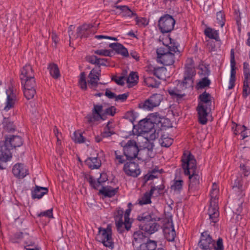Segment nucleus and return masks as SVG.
Segmentation results:
<instances>
[{"mask_svg":"<svg viewBox=\"0 0 250 250\" xmlns=\"http://www.w3.org/2000/svg\"><path fill=\"white\" fill-rule=\"evenodd\" d=\"M21 84L23 86V93L27 100L32 99L36 92L34 73L31 65L26 64L21 69L20 75Z\"/></svg>","mask_w":250,"mask_h":250,"instance_id":"obj_1","label":"nucleus"},{"mask_svg":"<svg viewBox=\"0 0 250 250\" xmlns=\"http://www.w3.org/2000/svg\"><path fill=\"white\" fill-rule=\"evenodd\" d=\"M182 162L185 174L189 176V186L198 185L200 177L197 171L196 161L194 156L189 151H185L182 156Z\"/></svg>","mask_w":250,"mask_h":250,"instance_id":"obj_2","label":"nucleus"},{"mask_svg":"<svg viewBox=\"0 0 250 250\" xmlns=\"http://www.w3.org/2000/svg\"><path fill=\"white\" fill-rule=\"evenodd\" d=\"M161 123L159 115L156 113L152 114L149 119L143 120L138 125V131L139 134L146 133V138L149 140H154L159 136V133L154 128V124Z\"/></svg>","mask_w":250,"mask_h":250,"instance_id":"obj_3","label":"nucleus"},{"mask_svg":"<svg viewBox=\"0 0 250 250\" xmlns=\"http://www.w3.org/2000/svg\"><path fill=\"white\" fill-rule=\"evenodd\" d=\"M178 46L171 42L169 45L160 47L157 49L158 61L165 65H170L175 62V55H179Z\"/></svg>","mask_w":250,"mask_h":250,"instance_id":"obj_4","label":"nucleus"},{"mask_svg":"<svg viewBox=\"0 0 250 250\" xmlns=\"http://www.w3.org/2000/svg\"><path fill=\"white\" fill-rule=\"evenodd\" d=\"M219 188L217 184H213L210 192V205L208 209V214L211 222L216 223L218 221L219 212L218 207V196Z\"/></svg>","mask_w":250,"mask_h":250,"instance_id":"obj_5","label":"nucleus"},{"mask_svg":"<svg viewBox=\"0 0 250 250\" xmlns=\"http://www.w3.org/2000/svg\"><path fill=\"white\" fill-rule=\"evenodd\" d=\"M196 75L195 68L194 62L192 59L188 58L186 61L185 70L184 76V81L178 86H182L184 89L188 87L192 86L193 84V77Z\"/></svg>","mask_w":250,"mask_h":250,"instance_id":"obj_6","label":"nucleus"},{"mask_svg":"<svg viewBox=\"0 0 250 250\" xmlns=\"http://www.w3.org/2000/svg\"><path fill=\"white\" fill-rule=\"evenodd\" d=\"M138 218L142 222L140 225L142 230H144L149 234H152L158 230L160 226L155 221L159 220V218L153 217L150 214L138 216Z\"/></svg>","mask_w":250,"mask_h":250,"instance_id":"obj_7","label":"nucleus"},{"mask_svg":"<svg viewBox=\"0 0 250 250\" xmlns=\"http://www.w3.org/2000/svg\"><path fill=\"white\" fill-rule=\"evenodd\" d=\"M121 145L123 147L124 154L126 159L132 160L136 158L139 150L135 140H129L127 142L122 141Z\"/></svg>","mask_w":250,"mask_h":250,"instance_id":"obj_8","label":"nucleus"},{"mask_svg":"<svg viewBox=\"0 0 250 250\" xmlns=\"http://www.w3.org/2000/svg\"><path fill=\"white\" fill-rule=\"evenodd\" d=\"M111 235L112 232L110 228L108 227L106 229L100 228L97 239L99 242H102L104 246L113 248L114 244L112 241Z\"/></svg>","mask_w":250,"mask_h":250,"instance_id":"obj_9","label":"nucleus"},{"mask_svg":"<svg viewBox=\"0 0 250 250\" xmlns=\"http://www.w3.org/2000/svg\"><path fill=\"white\" fill-rule=\"evenodd\" d=\"M175 23V21L173 17L167 14L160 18L158 25L162 33H168L173 29Z\"/></svg>","mask_w":250,"mask_h":250,"instance_id":"obj_10","label":"nucleus"},{"mask_svg":"<svg viewBox=\"0 0 250 250\" xmlns=\"http://www.w3.org/2000/svg\"><path fill=\"white\" fill-rule=\"evenodd\" d=\"M198 247L203 250H211L214 247V241L207 231L201 233Z\"/></svg>","mask_w":250,"mask_h":250,"instance_id":"obj_11","label":"nucleus"},{"mask_svg":"<svg viewBox=\"0 0 250 250\" xmlns=\"http://www.w3.org/2000/svg\"><path fill=\"white\" fill-rule=\"evenodd\" d=\"M101 69L99 66H95L90 72L88 76L87 83L91 88L95 89L99 84L100 77L101 76Z\"/></svg>","mask_w":250,"mask_h":250,"instance_id":"obj_12","label":"nucleus"},{"mask_svg":"<svg viewBox=\"0 0 250 250\" xmlns=\"http://www.w3.org/2000/svg\"><path fill=\"white\" fill-rule=\"evenodd\" d=\"M123 169L126 175L133 177H137L141 172L138 165L131 161L125 164Z\"/></svg>","mask_w":250,"mask_h":250,"instance_id":"obj_13","label":"nucleus"},{"mask_svg":"<svg viewBox=\"0 0 250 250\" xmlns=\"http://www.w3.org/2000/svg\"><path fill=\"white\" fill-rule=\"evenodd\" d=\"M210 71L208 69L204 66L201 68L199 74L203 75L204 77L202 78L201 80L197 83L196 88L202 89L208 86L210 84V81L208 79V76L209 75Z\"/></svg>","mask_w":250,"mask_h":250,"instance_id":"obj_14","label":"nucleus"},{"mask_svg":"<svg viewBox=\"0 0 250 250\" xmlns=\"http://www.w3.org/2000/svg\"><path fill=\"white\" fill-rule=\"evenodd\" d=\"M103 108V107L102 105L94 104L93 108L92 110V114L86 116L87 121L89 123H91L102 119L101 113Z\"/></svg>","mask_w":250,"mask_h":250,"instance_id":"obj_15","label":"nucleus"},{"mask_svg":"<svg viewBox=\"0 0 250 250\" xmlns=\"http://www.w3.org/2000/svg\"><path fill=\"white\" fill-rule=\"evenodd\" d=\"M230 76L229 81V84L228 86L229 89H232L235 85V61L234 58V54L233 50H231L230 53Z\"/></svg>","mask_w":250,"mask_h":250,"instance_id":"obj_16","label":"nucleus"},{"mask_svg":"<svg viewBox=\"0 0 250 250\" xmlns=\"http://www.w3.org/2000/svg\"><path fill=\"white\" fill-rule=\"evenodd\" d=\"M6 93L7 95V99L4 110L7 111L14 106L17 99L16 93L14 92L12 87H9V88L6 90Z\"/></svg>","mask_w":250,"mask_h":250,"instance_id":"obj_17","label":"nucleus"},{"mask_svg":"<svg viewBox=\"0 0 250 250\" xmlns=\"http://www.w3.org/2000/svg\"><path fill=\"white\" fill-rule=\"evenodd\" d=\"M4 143L10 148L20 147L23 144V140L21 137L18 135L9 136L6 138Z\"/></svg>","mask_w":250,"mask_h":250,"instance_id":"obj_18","label":"nucleus"},{"mask_svg":"<svg viewBox=\"0 0 250 250\" xmlns=\"http://www.w3.org/2000/svg\"><path fill=\"white\" fill-rule=\"evenodd\" d=\"M12 171L13 174L19 178H23L28 174L27 167L21 163L15 164L13 167Z\"/></svg>","mask_w":250,"mask_h":250,"instance_id":"obj_19","label":"nucleus"},{"mask_svg":"<svg viewBox=\"0 0 250 250\" xmlns=\"http://www.w3.org/2000/svg\"><path fill=\"white\" fill-rule=\"evenodd\" d=\"M197 110L198 111L199 122L202 125L206 124L208 121V117L211 110L210 107L198 106Z\"/></svg>","mask_w":250,"mask_h":250,"instance_id":"obj_20","label":"nucleus"},{"mask_svg":"<svg viewBox=\"0 0 250 250\" xmlns=\"http://www.w3.org/2000/svg\"><path fill=\"white\" fill-rule=\"evenodd\" d=\"M124 210L119 208L114 213V219L118 231L122 232L125 228V220H123Z\"/></svg>","mask_w":250,"mask_h":250,"instance_id":"obj_21","label":"nucleus"},{"mask_svg":"<svg viewBox=\"0 0 250 250\" xmlns=\"http://www.w3.org/2000/svg\"><path fill=\"white\" fill-rule=\"evenodd\" d=\"M10 148L5 143H0V162H5L11 158Z\"/></svg>","mask_w":250,"mask_h":250,"instance_id":"obj_22","label":"nucleus"},{"mask_svg":"<svg viewBox=\"0 0 250 250\" xmlns=\"http://www.w3.org/2000/svg\"><path fill=\"white\" fill-rule=\"evenodd\" d=\"M89 182L90 186L94 189H97L100 186L107 180V176L106 173H102L100 177L98 179L94 178L92 176L89 178Z\"/></svg>","mask_w":250,"mask_h":250,"instance_id":"obj_23","label":"nucleus"},{"mask_svg":"<svg viewBox=\"0 0 250 250\" xmlns=\"http://www.w3.org/2000/svg\"><path fill=\"white\" fill-rule=\"evenodd\" d=\"M199 102L198 106L210 107L211 96L210 94L205 91L199 96Z\"/></svg>","mask_w":250,"mask_h":250,"instance_id":"obj_24","label":"nucleus"},{"mask_svg":"<svg viewBox=\"0 0 250 250\" xmlns=\"http://www.w3.org/2000/svg\"><path fill=\"white\" fill-rule=\"evenodd\" d=\"M156 190H157V188L155 187H151L149 191L145 192L143 196L138 200L139 204L143 205L151 203V197Z\"/></svg>","mask_w":250,"mask_h":250,"instance_id":"obj_25","label":"nucleus"},{"mask_svg":"<svg viewBox=\"0 0 250 250\" xmlns=\"http://www.w3.org/2000/svg\"><path fill=\"white\" fill-rule=\"evenodd\" d=\"M48 189L46 188L36 186L34 189L32 190L31 196L33 199H40L47 193Z\"/></svg>","mask_w":250,"mask_h":250,"instance_id":"obj_26","label":"nucleus"},{"mask_svg":"<svg viewBox=\"0 0 250 250\" xmlns=\"http://www.w3.org/2000/svg\"><path fill=\"white\" fill-rule=\"evenodd\" d=\"M109 46L116 51L118 54H121L124 57L128 56V52L126 48H125L122 44L119 43H110Z\"/></svg>","mask_w":250,"mask_h":250,"instance_id":"obj_27","label":"nucleus"},{"mask_svg":"<svg viewBox=\"0 0 250 250\" xmlns=\"http://www.w3.org/2000/svg\"><path fill=\"white\" fill-rule=\"evenodd\" d=\"M114 7L120 10V12L119 14L122 15L123 17H132L134 16H136V14L126 5L115 4Z\"/></svg>","mask_w":250,"mask_h":250,"instance_id":"obj_28","label":"nucleus"},{"mask_svg":"<svg viewBox=\"0 0 250 250\" xmlns=\"http://www.w3.org/2000/svg\"><path fill=\"white\" fill-rule=\"evenodd\" d=\"M86 165L91 169H97L101 166V161L97 157H89L85 161Z\"/></svg>","mask_w":250,"mask_h":250,"instance_id":"obj_29","label":"nucleus"},{"mask_svg":"<svg viewBox=\"0 0 250 250\" xmlns=\"http://www.w3.org/2000/svg\"><path fill=\"white\" fill-rule=\"evenodd\" d=\"M118 188H113L111 187H103L100 190L101 194L106 197H111L118 192Z\"/></svg>","mask_w":250,"mask_h":250,"instance_id":"obj_30","label":"nucleus"},{"mask_svg":"<svg viewBox=\"0 0 250 250\" xmlns=\"http://www.w3.org/2000/svg\"><path fill=\"white\" fill-rule=\"evenodd\" d=\"M156 241L149 240L146 242L141 244L137 250H156Z\"/></svg>","mask_w":250,"mask_h":250,"instance_id":"obj_31","label":"nucleus"},{"mask_svg":"<svg viewBox=\"0 0 250 250\" xmlns=\"http://www.w3.org/2000/svg\"><path fill=\"white\" fill-rule=\"evenodd\" d=\"M167 91L173 99H176L178 101L180 100L185 95L178 87H169L167 89Z\"/></svg>","mask_w":250,"mask_h":250,"instance_id":"obj_32","label":"nucleus"},{"mask_svg":"<svg viewBox=\"0 0 250 250\" xmlns=\"http://www.w3.org/2000/svg\"><path fill=\"white\" fill-rule=\"evenodd\" d=\"M133 237V240L132 243L133 246L143 242L146 239L145 234L140 230L134 232Z\"/></svg>","mask_w":250,"mask_h":250,"instance_id":"obj_33","label":"nucleus"},{"mask_svg":"<svg viewBox=\"0 0 250 250\" xmlns=\"http://www.w3.org/2000/svg\"><path fill=\"white\" fill-rule=\"evenodd\" d=\"M93 27L90 24H84L79 26L77 29V37H87L86 32Z\"/></svg>","mask_w":250,"mask_h":250,"instance_id":"obj_34","label":"nucleus"},{"mask_svg":"<svg viewBox=\"0 0 250 250\" xmlns=\"http://www.w3.org/2000/svg\"><path fill=\"white\" fill-rule=\"evenodd\" d=\"M167 69L164 67L154 68L152 74L158 79L165 80L166 78Z\"/></svg>","mask_w":250,"mask_h":250,"instance_id":"obj_35","label":"nucleus"},{"mask_svg":"<svg viewBox=\"0 0 250 250\" xmlns=\"http://www.w3.org/2000/svg\"><path fill=\"white\" fill-rule=\"evenodd\" d=\"M144 82L148 87L152 88L158 87L160 82L157 81L154 77L146 75L144 78Z\"/></svg>","mask_w":250,"mask_h":250,"instance_id":"obj_36","label":"nucleus"},{"mask_svg":"<svg viewBox=\"0 0 250 250\" xmlns=\"http://www.w3.org/2000/svg\"><path fill=\"white\" fill-rule=\"evenodd\" d=\"M138 80V76L136 72H131L128 77L126 78V81L128 87H131L136 84Z\"/></svg>","mask_w":250,"mask_h":250,"instance_id":"obj_37","label":"nucleus"},{"mask_svg":"<svg viewBox=\"0 0 250 250\" xmlns=\"http://www.w3.org/2000/svg\"><path fill=\"white\" fill-rule=\"evenodd\" d=\"M250 94V77H244L243 87V96L247 97Z\"/></svg>","mask_w":250,"mask_h":250,"instance_id":"obj_38","label":"nucleus"},{"mask_svg":"<svg viewBox=\"0 0 250 250\" xmlns=\"http://www.w3.org/2000/svg\"><path fill=\"white\" fill-rule=\"evenodd\" d=\"M159 143L162 146L168 147L172 145L173 140L168 137L167 134H163L159 139Z\"/></svg>","mask_w":250,"mask_h":250,"instance_id":"obj_39","label":"nucleus"},{"mask_svg":"<svg viewBox=\"0 0 250 250\" xmlns=\"http://www.w3.org/2000/svg\"><path fill=\"white\" fill-rule=\"evenodd\" d=\"M48 68L49 70L50 75L55 79L60 77V71L57 65L54 63L50 64Z\"/></svg>","mask_w":250,"mask_h":250,"instance_id":"obj_40","label":"nucleus"},{"mask_svg":"<svg viewBox=\"0 0 250 250\" xmlns=\"http://www.w3.org/2000/svg\"><path fill=\"white\" fill-rule=\"evenodd\" d=\"M164 233L166 238L168 241H174L175 236L176 233L175 230L173 228L167 229L166 228L164 229Z\"/></svg>","mask_w":250,"mask_h":250,"instance_id":"obj_41","label":"nucleus"},{"mask_svg":"<svg viewBox=\"0 0 250 250\" xmlns=\"http://www.w3.org/2000/svg\"><path fill=\"white\" fill-rule=\"evenodd\" d=\"M205 35L208 38L214 39L216 41H219V37L218 31L208 28L205 30Z\"/></svg>","mask_w":250,"mask_h":250,"instance_id":"obj_42","label":"nucleus"},{"mask_svg":"<svg viewBox=\"0 0 250 250\" xmlns=\"http://www.w3.org/2000/svg\"><path fill=\"white\" fill-rule=\"evenodd\" d=\"M28 235L22 232H17L11 236L10 241L14 243H19L22 238H26Z\"/></svg>","mask_w":250,"mask_h":250,"instance_id":"obj_43","label":"nucleus"},{"mask_svg":"<svg viewBox=\"0 0 250 250\" xmlns=\"http://www.w3.org/2000/svg\"><path fill=\"white\" fill-rule=\"evenodd\" d=\"M183 181L182 180H175L171 186V188L175 193H179L182 189Z\"/></svg>","mask_w":250,"mask_h":250,"instance_id":"obj_44","label":"nucleus"},{"mask_svg":"<svg viewBox=\"0 0 250 250\" xmlns=\"http://www.w3.org/2000/svg\"><path fill=\"white\" fill-rule=\"evenodd\" d=\"M240 168L242 173L245 176H248L250 174V161H247L245 164H240Z\"/></svg>","mask_w":250,"mask_h":250,"instance_id":"obj_45","label":"nucleus"},{"mask_svg":"<svg viewBox=\"0 0 250 250\" xmlns=\"http://www.w3.org/2000/svg\"><path fill=\"white\" fill-rule=\"evenodd\" d=\"M114 130L110 124L108 122L104 129V131L102 132L101 135L103 138L108 137L111 135L114 134Z\"/></svg>","mask_w":250,"mask_h":250,"instance_id":"obj_46","label":"nucleus"},{"mask_svg":"<svg viewBox=\"0 0 250 250\" xmlns=\"http://www.w3.org/2000/svg\"><path fill=\"white\" fill-rule=\"evenodd\" d=\"M131 212V209H127L124 214V220H125V228L127 230H128L131 226V222L130 219L129 218Z\"/></svg>","mask_w":250,"mask_h":250,"instance_id":"obj_47","label":"nucleus"},{"mask_svg":"<svg viewBox=\"0 0 250 250\" xmlns=\"http://www.w3.org/2000/svg\"><path fill=\"white\" fill-rule=\"evenodd\" d=\"M149 99L151 102L153 103L154 104L158 106L163 100V96L160 94H154Z\"/></svg>","mask_w":250,"mask_h":250,"instance_id":"obj_48","label":"nucleus"},{"mask_svg":"<svg viewBox=\"0 0 250 250\" xmlns=\"http://www.w3.org/2000/svg\"><path fill=\"white\" fill-rule=\"evenodd\" d=\"M79 84L80 87L83 89H86L87 87V83L86 81V77L84 72H82L80 74Z\"/></svg>","mask_w":250,"mask_h":250,"instance_id":"obj_49","label":"nucleus"},{"mask_svg":"<svg viewBox=\"0 0 250 250\" xmlns=\"http://www.w3.org/2000/svg\"><path fill=\"white\" fill-rule=\"evenodd\" d=\"M73 140L76 143H82L84 141V138L81 133L75 131L73 134Z\"/></svg>","mask_w":250,"mask_h":250,"instance_id":"obj_50","label":"nucleus"},{"mask_svg":"<svg viewBox=\"0 0 250 250\" xmlns=\"http://www.w3.org/2000/svg\"><path fill=\"white\" fill-rule=\"evenodd\" d=\"M157 106L154 104L152 102H151L150 99L149 98L145 101L143 104V107L145 110H151L154 107Z\"/></svg>","mask_w":250,"mask_h":250,"instance_id":"obj_51","label":"nucleus"},{"mask_svg":"<svg viewBox=\"0 0 250 250\" xmlns=\"http://www.w3.org/2000/svg\"><path fill=\"white\" fill-rule=\"evenodd\" d=\"M216 20L218 24L222 27L225 24V16L222 12L219 11L217 13Z\"/></svg>","mask_w":250,"mask_h":250,"instance_id":"obj_52","label":"nucleus"},{"mask_svg":"<svg viewBox=\"0 0 250 250\" xmlns=\"http://www.w3.org/2000/svg\"><path fill=\"white\" fill-rule=\"evenodd\" d=\"M115 162L117 164H123L125 160L124 159V156L122 155L121 152L119 151H115Z\"/></svg>","mask_w":250,"mask_h":250,"instance_id":"obj_53","label":"nucleus"},{"mask_svg":"<svg viewBox=\"0 0 250 250\" xmlns=\"http://www.w3.org/2000/svg\"><path fill=\"white\" fill-rule=\"evenodd\" d=\"M94 53L104 56H111L113 53V51L106 49L97 50L94 51Z\"/></svg>","mask_w":250,"mask_h":250,"instance_id":"obj_54","label":"nucleus"},{"mask_svg":"<svg viewBox=\"0 0 250 250\" xmlns=\"http://www.w3.org/2000/svg\"><path fill=\"white\" fill-rule=\"evenodd\" d=\"M135 20L136 24L140 26H145L148 24L147 20L144 18H139L136 16Z\"/></svg>","mask_w":250,"mask_h":250,"instance_id":"obj_55","label":"nucleus"},{"mask_svg":"<svg viewBox=\"0 0 250 250\" xmlns=\"http://www.w3.org/2000/svg\"><path fill=\"white\" fill-rule=\"evenodd\" d=\"M224 245L223 243V239L219 238L215 243L214 242V247L213 249L214 250H224Z\"/></svg>","mask_w":250,"mask_h":250,"instance_id":"obj_56","label":"nucleus"},{"mask_svg":"<svg viewBox=\"0 0 250 250\" xmlns=\"http://www.w3.org/2000/svg\"><path fill=\"white\" fill-rule=\"evenodd\" d=\"M53 209L52 208L48 209L46 211L41 212L40 214H39L38 216H45L49 218H53Z\"/></svg>","mask_w":250,"mask_h":250,"instance_id":"obj_57","label":"nucleus"},{"mask_svg":"<svg viewBox=\"0 0 250 250\" xmlns=\"http://www.w3.org/2000/svg\"><path fill=\"white\" fill-rule=\"evenodd\" d=\"M244 130H247V127L245 125H237L235 129L233 130V133L235 135L241 134L243 131L244 132Z\"/></svg>","mask_w":250,"mask_h":250,"instance_id":"obj_58","label":"nucleus"},{"mask_svg":"<svg viewBox=\"0 0 250 250\" xmlns=\"http://www.w3.org/2000/svg\"><path fill=\"white\" fill-rule=\"evenodd\" d=\"M243 73L244 77H250L249 64L247 62H244L243 63Z\"/></svg>","mask_w":250,"mask_h":250,"instance_id":"obj_59","label":"nucleus"},{"mask_svg":"<svg viewBox=\"0 0 250 250\" xmlns=\"http://www.w3.org/2000/svg\"><path fill=\"white\" fill-rule=\"evenodd\" d=\"M116 108L114 106H111L107 108H106L104 111V113L106 115H108L110 116H114L116 113Z\"/></svg>","mask_w":250,"mask_h":250,"instance_id":"obj_60","label":"nucleus"},{"mask_svg":"<svg viewBox=\"0 0 250 250\" xmlns=\"http://www.w3.org/2000/svg\"><path fill=\"white\" fill-rule=\"evenodd\" d=\"M98 58L97 56L94 55L89 56L86 58L87 61L91 64H97Z\"/></svg>","mask_w":250,"mask_h":250,"instance_id":"obj_61","label":"nucleus"},{"mask_svg":"<svg viewBox=\"0 0 250 250\" xmlns=\"http://www.w3.org/2000/svg\"><path fill=\"white\" fill-rule=\"evenodd\" d=\"M233 189L235 191L237 190H242V185L240 180L237 179L235 181L234 185L233 186Z\"/></svg>","mask_w":250,"mask_h":250,"instance_id":"obj_62","label":"nucleus"},{"mask_svg":"<svg viewBox=\"0 0 250 250\" xmlns=\"http://www.w3.org/2000/svg\"><path fill=\"white\" fill-rule=\"evenodd\" d=\"M112 80H114L118 84L123 85L125 83V81H126V78L124 76H120L116 79L112 78Z\"/></svg>","mask_w":250,"mask_h":250,"instance_id":"obj_63","label":"nucleus"},{"mask_svg":"<svg viewBox=\"0 0 250 250\" xmlns=\"http://www.w3.org/2000/svg\"><path fill=\"white\" fill-rule=\"evenodd\" d=\"M25 248L26 250H41L40 247L35 244H30L25 246Z\"/></svg>","mask_w":250,"mask_h":250,"instance_id":"obj_64","label":"nucleus"}]
</instances>
